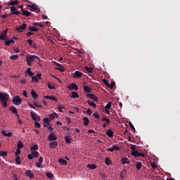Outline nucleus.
<instances>
[{
    "mask_svg": "<svg viewBox=\"0 0 180 180\" xmlns=\"http://www.w3.org/2000/svg\"><path fill=\"white\" fill-rule=\"evenodd\" d=\"M0 40H5L4 39V31L1 32V33L0 34Z\"/></svg>",
    "mask_w": 180,
    "mask_h": 180,
    "instance_id": "nucleus-58",
    "label": "nucleus"
},
{
    "mask_svg": "<svg viewBox=\"0 0 180 180\" xmlns=\"http://www.w3.org/2000/svg\"><path fill=\"white\" fill-rule=\"evenodd\" d=\"M19 58V56L18 54H15L14 56H11V60H18Z\"/></svg>",
    "mask_w": 180,
    "mask_h": 180,
    "instance_id": "nucleus-41",
    "label": "nucleus"
},
{
    "mask_svg": "<svg viewBox=\"0 0 180 180\" xmlns=\"http://www.w3.org/2000/svg\"><path fill=\"white\" fill-rule=\"evenodd\" d=\"M87 103L90 106H92L94 109L96 108V104L95 103V102H92L91 101H87Z\"/></svg>",
    "mask_w": 180,
    "mask_h": 180,
    "instance_id": "nucleus-33",
    "label": "nucleus"
},
{
    "mask_svg": "<svg viewBox=\"0 0 180 180\" xmlns=\"http://www.w3.org/2000/svg\"><path fill=\"white\" fill-rule=\"evenodd\" d=\"M17 4H18V0H12V1H10V3H8V5L11 6H14V5H17Z\"/></svg>",
    "mask_w": 180,
    "mask_h": 180,
    "instance_id": "nucleus-38",
    "label": "nucleus"
},
{
    "mask_svg": "<svg viewBox=\"0 0 180 180\" xmlns=\"http://www.w3.org/2000/svg\"><path fill=\"white\" fill-rule=\"evenodd\" d=\"M131 155H134V157H139V151L138 150H136V146L134 148V150L131 151Z\"/></svg>",
    "mask_w": 180,
    "mask_h": 180,
    "instance_id": "nucleus-31",
    "label": "nucleus"
},
{
    "mask_svg": "<svg viewBox=\"0 0 180 180\" xmlns=\"http://www.w3.org/2000/svg\"><path fill=\"white\" fill-rule=\"evenodd\" d=\"M15 40H8L6 38V40L5 41L6 46H11V44H14Z\"/></svg>",
    "mask_w": 180,
    "mask_h": 180,
    "instance_id": "nucleus-29",
    "label": "nucleus"
},
{
    "mask_svg": "<svg viewBox=\"0 0 180 180\" xmlns=\"http://www.w3.org/2000/svg\"><path fill=\"white\" fill-rule=\"evenodd\" d=\"M141 165H142L141 161H138L136 162V168H137V169H141Z\"/></svg>",
    "mask_w": 180,
    "mask_h": 180,
    "instance_id": "nucleus-40",
    "label": "nucleus"
},
{
    "mask_svg": "<svg viewBox=\"0 0 180 180\" xmlns=\"http://www.w3.org/2000/svg\"><path fill=\"white\" fill-rule=\"evenodd\" d=\"M106 134L108 137H113L114 131L111 129H108V130L106 131Z\"/></svg>",
    "mask_w": 180,
    "mask_h": 180,
    "instance_id": "nucleus-15",
    "label": "nucleus"
},
{
    "mask_svg": "<svg viewBox=\"0 0 180 180\" xmlns=\"http://www.w3.org/2000/svg\"><path fill=\"white\" fill-rule=\"evenodd\" d=\"M35 58H37L40 61V58L37 56H27L26 57L27 65L30 67V65H32V63L34 61Z\"/></svg>",
    "mask_w": 180,
    "mask_h": 180,
    "instance_id": "nucleus-2",
    "label": "nucleus"
},
{
    "mask_svg": "<svg viewBox=\"0 0 180 180\" xmlns=\"http://www.w3.org/2000/svg\"><path fill=\"white\" fill-rule=\"evenodd\" d=\"M81 77H82V72H81L80 71H75L73 74L74 78H81Z\"/></svg>",
    "mask_w": 180,
    "mask_h": 180,
    "instance_id": "nucleus-13",
    "label": "nucleus"
},
{
    "mask_svg": "<svg viewBox=\"0 0 180 180\" xmlns=\"http://www.w3.org/2000/svg\"><path fill=\"white\" fill-rule=\"evenodd\" d=\"M7 33H8V29H6V30H3L4 39L6 41V38H7Z\"/></svg>",
    "mask_w": 180,
    "mask_h": 180,
    "instance_id": "nucleus-39",
    "label": "nucleus"
},
{
    "mask_svg": "<svg viewBox=\"0 0 180 180\" xmlns=\"http://www.w3.org/2000/svg\"><path fill=\"white\" fill-rule=\"evenodd\" d=\"M101 120L103 122H106L108 123V124H109L110 123V119H108V117H107V116H104L103 117H102Z\"/></svg>",
    "mask_w": 180,
    "mask_h": 180,
    "instance_id": "nucleus-34",
    "label": "nucleus"
},
{
    "mask_svg": "<svg viewBox=\"0 0 180 180\" xmlns=\"http://www.w3.org/2000/svg\"><path fill=\"white\" fill-rule=\"evenodd\" d=\"M79 94H77V92H72V95H71V98H73L74 99H75V98H79Z\"/></svg>",
    "mask_w": 180,
    "mask_h": 180,
    "instance_id": "nucleus-36",
    "label": "nucleus"
},
{
    "mask_svg": "<svg viewBox=\"0 0 180 180\" xmlns=\"http://www.w3.org/2000/svg\"><path fill=\"white\" fill-rule=\"evenodd\" d=\"M22 95H23L24 96H25V98H27L28 95H27V91H23Z\"/></svg>",
    "mask_w": 180,
    "mask_h": 180,
    "instance_id": "nucleus-63",
    "label": "nucleus"
},
{
    "mask_svg": "<svg viewBox=\"0 0 180 180\" xmlns=\"http://www.w3.org/2000/svg\"><path fill=\"white\" fill-rule=\"evenodd\" d=\"M21 151L19 149V147H18L16 151H15V155L18 156L19 154H20Z\"/></svg>",
    "mask_w": 180,
    "mask_h": 180,
    "instance_id": "nucleus-56",
    "label": "nucleus"
},
{
    "mask_svg": "<svg viewBox=\"0 0 180 180\" xmlns=\"http://www.w3.org/2000/svg\"><path fill=\"white\" fill-rule=\"evenodd\" d=\"M30 115H31L32 119L33 120H34V122H37V121H40L41 120L40 116H37L36 115L35 112H34L33 110H31Z\"/></svg>",
    "mask_w": 180,
    "mask_h": 180,
    "instance_id": "nucleus-5",
    "label": "nucleus"
},
{
    "mask_svg": "<svg viewBox=\"0 0 180 180\" xmlns=\"http://www.w3.org/2000/svg\"><path fill=\"white\" fill-rule=\"evenodd\" d=\"M58 146V141L56 140H53L51 143H50V147L53 148H56Z\"/></svg>",
    "mask_w": 180,
    "mask_h": 180,
    "instance_id": "nucleus-23",
    "label": "nucleus"
},
{
    "mask_svg": "<svg viewBox=\"0 0 180 180\" xmlns=\"http://www.w3.org/2000/svg\"><path fill=\"white\" fill-rule=\"evenodd\" d=\"M151 166L153 167V168H157V167H158V165H157V164H155V162H153L151 164Z\"/></svg>",
    "mask_w": 180,
    "mask_h": 180,
    "instance_id": "nucleus-64",
    "label": "nucleus"
},
{
    "mask_svg": "<svg viewBox=\"0 0 180 180\" xmlns=\"http://www.w3.org/2000/svg\"><path fill=\"white\" fill-rule=\"evenodd\" d=\"M9 101V95L6 92H0V102L3 108H7Z\"/></svg>",
    "mask_w": 180,
    "mask_h": 180,
    "instance_id": "nucleus-1",
    "label": "nucleus"
},
{
    "mask_svg": "<svg viewBox=\"0 0 180 180\" xmlns=\"http://www.w3.org/2000/svg\"><path fill=\"white\" fill-rule=\"evenodd\" d=\"M26 27H27L26 23H23V25L20 26V27H17L16 30L19 32V33H20L21 32H23V30H25Z\"/></svg>",
    "mask_w": 180,
    "mask_h": 180,
    "instance_id": "nucleus-11",
    "label": "nucleus"
},
{
    "mask_svg": "<svg viewBox=\"0 0 180 180\" xmlns=\"http://www.w3.org/2000/svg\"><path fill=\"white\" fill-rule=\"evenodd\" d=\"M86 167L91 169H95L97 168L96 164H87Z\"/></svg>",
    "mask_w": 180,
    "mask_h": 180,
    "instance_id": "nucleus-28",
    "label": "nucleus"
},
{
    "mask_svg": "<svg viewBox=\"0 0 180 180\" xmlns=\"http://www.w3.org/2000/svg\"><path fill=\"white\" fill-rule=\"evenodd\" d=\"M49 140L52 143L54 140H57V136H55L54 133H51L49 135Z\"/></svg>",
    "mask_w": 180,
    "mask_h": 180,
    "instance_id": "nucleus-12",
    "label": "nucleus"
},
{
    "mask_svg": "<svg viewBox=\"0 0 180 180\" xmlns=\"http://www.w3.org/2000/svg\"><path fill=\"white\" fill-rule=\"evenodd\" d=\"M58 161L60 164H62V165H66L68 164V161L64 158H59Z\"/></svg>",
    "mask_w": 180,
    "mask_h": 180,
    "instance_id": "nucleus-25",
    "label": "nucleus"
},
{
    "mask_svg": "<svg viewBox=\"0 0 180 180\" xmlns=\"http://www.w3.org/2000/svg\"><path fill=\"white\" fill-rule=\"evenodd\" d=\"M111 106H112V102H108L107 105H105V108L109 110L110 109Z\"/></svg>",
    "mask_w": 180,
    "mask_h": 180,
    "instance_id": "nucleus-45",
    "label": "nucleus"
},
{
    "mask_svg": "<svg viewBox=\"0 0 180 180\" xmlns=\"http://www.w3.org/2000/svg\"><path fill=\"white\" fill-rule=\"evenodd\" d=\"M11 15H20V12H18L15 6H12L11 8Z\"/></svg>",
    "mask_w": 180,
    "mask_h": 180,
    "instance_id": "nucleus-10",
    "label": "nucleus"
},
{
    "mask_svg": "<svg viewBox=\"0 0 180 180\" xmlns=\"http://www.w3.org/2000/svg\"><path fill=\"white\" fill-rule=\"evenodd\" d=\"M72 136H65V141L66 143L70 144L72 141Z\"/></svg>",
    "mask_w": 180,
    "mask_h": 180,
    "instance_id": "nucleus-16",
    "label": "nucleus"
},
{
    "mask_svg": "<svg viewBox=\"0 0 180 180\" xmlns=\"http://www.w3.org/2000/svg\"><path fill=\"white\" fill-rule=\"evenodd\" d=\"M8 155L7 151H0V156L6 157Z\"/></svg>",
    "mask_w": 180,
    "mask_h": 180,
    "instance_id": "nucleus-42",
    "label": "nucleus"
},
{
    "mask_svg": "<svg viewBox=\"0 0 180 180\" xmlns=\"http://www.w3.org/2000/svg\"><path fill=\"white\" fill-rule=\"evenodd\" d=\"M68 89H70V91L75 90V91H78L79 89V86L77 85V84H71V85H69V86H68Z\"/></svg>",
    "mask_w": 180,
    "mask_h": 180,
    "instance_id": "nucleus-9",
    "label": "nucleus"
},
{
    "mask_svg": "<svg viewBox=\"0 0 180 180\" xmlns=\"http://www.w3.org/2000/svg\"><path fill=\"white\" fill-rule=\"evenodd\" d=\"M10 110H11L12 113H14L15 115H16V116H18V109L15 106H11Z\"/></svg>",
    "mask_w": 180,
    "mask_h": 180,
    "instance_id": "nucleus-17",
    "label": "nucleus"
},
{
    "mask_svg": "<svg viewBox=\"0 0 180 180\" xmlns=\"http://www.w3.org/2000/svg\"><path fill=\"white\" fill-rule=\"evenodd\" d=\"M17 117H18V123L19 124H22L23 122H22L21 119L20 118V116L17 112Z\"/></svg>",
    "mask_w": 180,
    "mask_h": 180,
    "instance_id": "nucleus-53",
    "label": "nucleus"
},
{
    "mask_svg": "<svg viewBox=\"0 0 180 180\" xmlns=\"http://www.w3.org/2000/svg\"><path fill=\"white\" fill-rule=\"evenodd\" d=\"M105 162L106 165H110V164L112 163V161L109 157H106L105 159Z\"/></svg>",
    "mask_w": 180,
    "mask_h": 180,
    "instance_id": "nucleus-35",
    "label": "nucleus"
},
{
    "mask_svg": "<svg viewBox=\"0 0 180 180\" xmlns=\"http://www.w3.org/2000/svg\"><path fill=\"white\" fill-rule=\"evenodd\" d=\"M48 86H49V89H55V86L53 85H52L51 84H49Z\"/></svg>",
    "mask_w": 180,
    "mask_h": 180,
    "instance_id": "nucleus-62",
    "label": "nucleus"
},
{
    "mask_svg": "<svg viewBox=\"0 0 180 180\" xmlns=\"http://www.w3.org/2000/svg\"><path fill=\"white\" fill-rule=\"evenodd\" d=\"M84 70H85L87 72H93L94 68H92L91 67H84Z\"/></svg>",
    "mask_w": 180,
    "mask_h": 180,
    "instance_id": "nucleus-37",
    "label": "nucleus"
},
{
    "mask_svg": "<svg viewBox=\"0 0 180 180\" xmlns=\"http://www.w3.org/2000/svg\"><path fill=\"white\" fill-rule=\"evenodd\" d=\"M39 79L37 78V75L34 77V75L32 76V82H38Z\"/></svg>",
    "mask_w": 180,
    "mask_h": 180,
    "instance_id": "nucleus-52",
    "label": "nucleus"
},
{
    "mask_svg": "<svg viewBox=\"0 0 180 180\" xmlns=\"http://www.w3.org/2000/svg\"><path fill=\"white\" fill-rule=\"evenodd\" d=\"M36 166L38 167V168H43L42 164H40V162L36 163Z\"/></svg>",
    "mask_w": 180,
    "mask_h": 180,
    "instance_id": "nucleus-57",
    "label": "nucleus"
},
{
    "mask_svg": "<svg viewBox=\"0 0 180 180\" xmlns=\"http://www.w3.org/2000/svg\"><path fill=\"white\" fill-rule=\"evenodd\" d=\"M27 75L29 76V77H32H32H33V75H34V72H32V71H31V68H27Z\"/></svg>",
    "mask_w": 180,
    "mask_h": 180,
    "instance_id": "nucleus-24",
    "label": "nucleus"
},
{
    "mask_svg": "<svg viewBox=\"0 0 180 180\" xmlns=\"http://www.w3.org/2000/svg\"><path fill=\"white\" fill-rule=\"evenodd\" d=\"M29 30H30V32L26 33V36L27 37L32 36V34H33L32 32H39V29H37V27H32V26L29 27Z\"/></svg>",
    "mask_w": 180,
    "mask_h": 180,
    "instance_id": "nucleus-6",
    "label": "nucleus"
},
{
    "mask_svg": "<svg viewBox=\"0 0 180 180\" xmlns=\"http://www.w3.org/2000/svg\"><path fill=\"white\" fill-rule=\"evenodd\" d=\"M44 98L46 99H51L52 101H56V102H58V99L55 96H46Z\"/></svg>",
    "mask_w": 180,
    "mask_h": 180,
    "instance_id": "nucleus-32",
    "label": "nucleus"
},
{
    "mask_svg": "<svg viewBox=\"0 0 180 180\" xmlns=\"http://www.w3.org/2000/svg\"><path fill=\"white\" fill-rule=\"evenodd\" d=\"M88 98H90L91 99L94 98V95L91 94V92H88V94L86 95Z\"/></svg>",
    "mask_w": 180,
    "mask_h": 180,
    "instance_id": "nucleus-47",
    "label": "nucleus"
},
{
    "mask_svg": "<svg viewBox=\"0 0 180 180\" xmlns=\"http://www.w3.org/2000/svg\"><path fill=\"white\" fill-rule=\"evenodd\" d=\"M103 82H104L105 85H106V86H108V87L110 86V84L108 79H103Z\"/></svg>",
    "mask_w": 180,
    "mask_h": 180,
    "instance_id": "nucleus-46",
    "label": "nucleus"
},
{
    "mask_svg": "<svg viewBox=\"0 0 180 180\" xmlns=\"http://www.w3.org/2000/svg\"><path fill=\"white\" fill-rule=\"evenodd\" d=\"M25 175L27 176H29V178H30V179H33V178H34V174H33V172H32L31 169H27L25 171Z\"/></svg>",
    "mask_w": 180,
    "mask_h": 180,
    "instance_id": "nucleus-8",
    "label": "nucleus"
},
{
    "mask_svg": "<svg viewBox=\"0 0 180 180\" xmlns=\"http://www.w3.org/2000/svg\"><path fill=\"white\" fill-rule=\"evenodd\" d=\"M12 102L13 103V105H15L17 106H19L20 105H22V98H20V96H19V95H16L15 96H14L12 99Z\"/></svg>",
    "mask_w": 180,
    "mask_h": 180,
    "instance_id": "nucleus-3",
    "label": "nucleus"
},
{
    "mask_svg": "<svg viewBox=\"0 0 180 180\" xmlns=\"http://www.w3.org/2000/svg\"><path fill=\"white\" fill-rule=\"evenodd\" d=\"M34 105L37 108H42V105H39L38 102H34Z\"/></svg>",
    "mask_w": 180,
    "mask_h": 180,
    "instance_id": "nucleus-59",
    "label": "nucleus"
},
{
    "mask_svg": "<svg viewBox=\"0 0 180 180\" xmlns=\"http://www.w3.org/2000/svg\"><path fill=\"white\" fill-rule=\"evenodd\" d=\"M84 91L89 94V92H91V89L89 85H84Z\"/></svg>",
    "mask_w": 180,
    "mask_h": 180,
    "instance_id": "nucleus-22",
    "label": "nucleus"
},
{
    "mask_svg": "<svg viewBox=\"0 0 180 180\" xmlns=\"http://www.w3.org/2000/svg\"><path fill=\"white\" fill-rule=\"evenodd\" d=\"M54 63L57 66L56 70H58V71H60L61 72H63L64 71H65V68H64V67L62 64H59V63H56V62H55Z\"/></svg>",
    "mask_w": 180,
    "mask_h": 180,
    "instance_id": "nucleus-7",
    "label": "nucleus"
},
{
    "mask_svg": "<svg viewBox=\"0 0 180 180\" xmlns=\"http://www.w3.org/2000/svg\"><path fill=\"white\" fill-rule=\"evenodd\" d=\"M38 144H34L32 147H31L32 151H35L36 150H38Z\"/></svg>",
    "mask_w": 180,
    "mask_h": 180,
    "instance_id": "nucleus-43",
    "label": "nucleus"
},
{
    "mask_svg": "<svg viewBox=\"0 0 180 180\" xmlns=\"http://www.w3.org/2000/svg\"><path fill=\"white\" fill-rule=\"evenodd\" d=\"M22 13L23 16H31L32 13L31 12H28V11H24V9L22 10Z\"/></svg>",
    "mask_w": 180,
    "mask_h": 180,
    "instance_id": "nucleus-20",
    "label": "nucleus"
},
{
    "mask_svg": "<svg viewBox=\"0 0 180 180\" xmlns=\"http://www.w3.org/2000/svg\"><path fill=\"white\" fill-rule=\"evenodd\" d=\"M83 121H84V126H89V122H90L89 117H83Z\"/></svg>",
    "mask_w": 180,
    "mask_h": 180,
    "instance_id": "nucleus-18",
    "label": "nucleus"
},
{
    "mask_svg": "<svg viewBox=\"0 0 180 180\" xmlns=\"http://www.w3.org/2000/svg\"><path fill=\"white\" fill-rule=\"evenodd\" d=\"M34 26H39L40 27H44V25H41V23L34 22L33 23Z\"/></svg>",
    "mask_w": 180,
    "mask_h": 180,
    "instance_id": "nucleus-55",
    "label": "nucleus"
},
{
    "mask_svg": "<svg viewBox=\"0 0 180 180\" xmlns=\"http://www.w3.org/2000/svg\"><path fill=\"white\" fill-rule=\"evenodd\" d=\"M50 123L49 117H44V127H47Z\"/></svg>",
    "mask_w": 180,
    "mask_h": 180,
    "instance_id": "nucleus-14",
    "label": "nucleus"
},
{
    "mask_svg": "<svg viewBox=\"0 0 180 180\" xmlns=\"http://www.w3.org/2000/svg\"><path fill=\"white\" fill-rule=\"evenodd\" d=\"M15 162H16L17 164H21L20 155H18V156L16 157V158H15Z\"/></svg>",
    "mask_w": 180,
    "mask_h": 180,
    "instance_id": "nucleus-48",
    "label": "nucleus"
},
{
    "mask_svg": "<svg viewBox=\"0 0 180 180\" xmlns=\"http://www.w3.org/2000/svg\"><path fill=\"white\" fill-rule=\"evenodd\" d=\"M31 5H27V8H30L31 12H33L34 11H38L40 12L41 9H39V6L35 4V3H32L30 1Z\"/></svg>",
    "mask_w": 180,
    "mask_h": 180,
    "instance_id": "nucleus-4",
    "label": "nucleus"
},
{
    "mask_svg": "<svg viewBox=\"0 0 180 180\" xmlns=\"http://www.w3.org/2000/svg\"><path fill=\"white\" fill-rule=\"evenodd\" d=\"M122 164H129L130 162V160L127 158V157H123L122 158Z\"/></svg>",
    "mask_w": 180,
    "mask_h": 180,
    "instance_id": "nucleus-26",
    "label": "nucleus"
},
{
    "mask_svg": "<svg viewBox=\"0 0 180 180\" xmlns=\"http://www.w3.org/2000/svg\"><path fill=\"white\" fill-rule=\"evenodd\" d=\"M56 117H58V115L56 112L49 115V118L51 120H53Z\"/></svg>",
    "mask_w": 180,
    "mask_h": 180,
    "instance_id": "nucleus-19",
    "label": "nucleus"
},
{
    "mask_svg": "<svg viewBox=\"0 0 180 180\" xmlns=\"http://www.w3.org/2000/svg\"><path fill=\"white\" fill-rule=\"evenodd\" d=\"M39 121L34 122L35 127H37L38 129L41 127L40 123H39Z\"/></svg>",
    "mask_w": 180,
    "mask_h": 180,
    "instance_id": "nucleus-54",
    "label": "nucleus"
},
{
    "mask_svg": "<svg viewBox=\"0 0 180 180\" xmlns=\"http://www.w3.org/2000/svg\"><path fill=\"white\" fill-rule=\"evenodd\" d=\"M46 175L49 178H51V179L54 178V175L53 174H52V172H46Z\"/></svg>",
    "mask_w": 180,
    "mask_h": 180,
    "instance_id": "nucleus-44",
    "label": "nucleus"
},
{
    "mask_svg": "<svg viewBox=\"0 0 180 180\" xmlns=\"http://www.w3.org/2000/svg\"><path fill=\"white\" fill-rule=\"evenodd\" d=\"M17 147H18V148L20 150V148H23L24 147V144L22 142V140H19L18 143H17Z\"/></svg>",
    "mask_w": 180,
    "mask_h": 180,
    "instance_id": "nucleus-30",
    "label": "nucleus"
},
{
    "mask_svg": "<svg viewBox=\"0 0 180 180\" xmlns=\"http://www.w3.org/2000/svg\"><path fill=\"white\" fill-rule=\"evenodd\" d=\"M27 43L30 46H31L33 48H36V44L33 43V40H32L31 39H29V40H27Z\"/></svg>",
    "mask_w": 180,
    "mask_h": 180,
    "instance_id": "nucleus-27",
    "label": "nucleus"
},
{
    "mask_svg": "<svg viewBox=\"0 0 180 180\" xmlns=\"http://www.w3.org/2000/svg\"><path fill=\"white\" fill-rule=\"evenodd\" d=\"M115 151H119L120 150V147H119L117 145H115V146H113V151H115Z\"/></svg>",
    "mask_w": 180,
    "mask_h": 180,
    "instance_id": "nucleus-50",
    "label": "nucleus"
},
{
    "mask_svg": "<svg viewBox=\"0 0 180 180\" xmlns=\"http://www.w3.org/2000/svg\"><path fill=\"white\" fill-rule=\"evenodd\" d=\"M129 127L133 129L134 130V131H136V129L133 124V123H131V122H129Z\"/></svg>",
    "mask_w": 180,
    "mask_h": 180,
    "instance_id": "nucleus-60",
    "label": "nucleus"
},
{
    "mask_svg": "<svg viewBox=\"0 0 180 180\" xmlns=\"http://www.w3.org/2000/svg\"><path fill=\"white\" fill-rule=\"evenodd\" d=\"M57 108L59 112H63V106H61L60 105H58Z\"/></svg>",
    "mask_w": 180,
    "mask_h": 180,
    "instance_id": "nucleus-61",
    "label": "nucleus"
},
{
    "mask_svg": "<svg viewBox=\"0 0 180 180\" xmlns=\"http://www.w3.org/2000/svg\"><path fill=\"white\" fill-rule=\"evenodd\" d=\"M32 154H33V157H38L39 153L35 150V151H32Z\"/></svg>",
    "mask_w": 180,
    "mask_h": 180,
    "instance_id": "nucleus-49",
    "label": "nucleus"
},
{
    "mask_svg": "<svg viewBox=\"0 0 180 180\" xmlns=\"http://www.w3.org/2000/svg\"><path fill=\"white\" fill-rule=\"evenodd\" d=\"M27 158H29L30 160H33L34 155L32 154V150H31V154H28Z\"/></svg>",
    "mask_w": 180,
    "mask_h": 180,
    "instance_id": "nucleus-51",
    "label": "nucleus"
},
{
    "mask_svg": "<svg viewBox=\"0 0 180 180\" xmlns=\"http://www.w3.org/2000/svg\"><path fill=\"white\" fill-rule=\"evenodd\" d=\"M31 95L34 99H37V98H39V95L34 90L31 91Z\"/></svg>",
    "mask_w": 180,
    "mask_h": 180,
    "instance_id": "nucleus-21",
    "label": "nucleus"
}]
</instances>
